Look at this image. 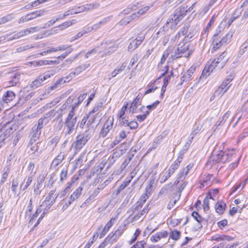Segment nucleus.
I'll return each mask as SVG.
<instances>
[{"instance_id":"nucleus-15","label":"nucleus","mask_w":248,"mask_h":248,"mask_svg":"<svg viewBox=\"0 0 248 248\" xmlns=\"http://www.w3.org/2000/svg\"><path fill=\"white\" fill-rule=\"evenodd\" d=\"M142 97L143 95L140 94H139L137 96V97L135 98L131 104L129 108L130 112H132V113H134L136 112V110L138 107V104L139 103L140 100L142 99Z\"/></svg>"},{"instance_id":"nucleus-56","label":"nucleus","mask_w":248,"mask_h":248,"mask_svg":"<svg viewBox=\"0 0 248 248\" xmlns=\"http://www.w3.org/2000/svg\"><path fill=\"white\" fill-rule=\"evenodd\" d=\"M227 54V53L226 51H224L222 53H221L219 55V57L217 59L216 62H220L222 61H227V59H224V58L226 57Z\"/></svg>"},{"instance_id":"nucleus-64","label":"nucleus","mask_w":248,"mask_h":248,"mask_svg":"<svg viewBox=\"0 0 248 248\" xmlns=\"http://www.w3.org/2000/svg\"><path fill=\"white\" fill-rule=\"evenodd\" d=\"M120 155L121 154L118 152H114L112 154V155L110 156V161L112 162V163L114 162L115 161V159L119 157L120 156Z\"/></svg>"},{"instance_id":"nucleus-27","label":"nucleus","mask_w":248,"mask_h":248,"mask_svg":"<svg viewBox=\"0 0 248 248\" xmlns=\"http://www.w3.org/2000/svg\"><path fill=\"white\" fill-rule=\"evenodd\" d=\"M107 161L105 160H103L101 162L96 168H94L93 170V172L91 173L93 175L94 173H96L97 174L100 173L102 171L103 169L105 168Z\"/></svg>"},{"instance_id":"nucleus-62","label":"nucleus","mask_w":248,"mask_h":248,"mask_svg":"<svg viewBox=\"0 0 248 248\" xmlns=\"http://www.w3.org/2000/svg\"><path fill=\"white\" fill-rule=\"evenodd\" d=\"M129 122L127 120L125 119L124 116L122 118H119V123L122 125L127 126L129 124Z\"/></svg>"},{"instance_id":"nucleus-19","label":"nucleus","mask_w":248,"mask_h":248,"mask_svg":"<svg viewBox=\"0 0 248 248\" xmlns=\"http://www.w3.org/2000/svg\"><path fill=\"white\" fill-rule=\"evenodd\" d=\"M233 78V76L230 74L227 76L226 79L222 82L221 84L219 86L220 87H222L223 89H226L225 91H227L230 87V82L232 81Z\"/></svg>"},{"instance_id":"nucleus-40","label":"nucleus","mask_w":248,"mask_h":248,"mask_svg":"<svg viewBox=\"0 0 248 248\" xmlns=\"http://www.w3.org/2000/svg\"><path fill=\"white\" fill-rule=\"evenodd\" d=\"M126 225L123 224L120 225L118 229L115 232V233L116 234V235L117 236L120 237L121 235L123 233L124 231L125 230Z\"/></svg>"},{"instance_id":"nucleus-63","label":"nucleus","mask_w":248,"mask_h":248,"mask_svg":"<svg viewBox=\"0 0 248 248\" xmlns=\"http://www.w3.org/2000/svg\"><path fill=\"white\" fill-rule=\"evenodd\" d=\"M169 54L170 50L169 49H166L165 51H164L161 58V62H164L168 57Z\"/></svg>"},{"instance_id":"nucleus-44","label":"nucleus","mask_w":248,"mask_h":248,"mask_svg":"<svg viewBox=\"0 0 248 248\" xmlns=\"http://www.w3.org/2000/svg\"><path fill=\"white\" fill-rule=\"evenodd\" d=\"M98 4H94V3H89L87 4L84 6L83 8L82 9L83 11H87L93 10L98 6Z\"/></svg>"},{"instance_id":"nucleus-42","label":"nucleus","mask_w":248,"mask_h":248,"mask_svg":"<svg viewBox=\"0 0 248 248\" xmlns=\"http://www.w3.org/2000/svg\"><path fill=\"white\" fill-rule=\"evenodd\" d=\"M153 181H150L145 189V194H147L148 196H150L152 193V187L153 185Z\"/></svg>"},{"instance_id":"nucleus-3","label":"nucleus","mask_w":248,"mask_h":248,"mask_svg":"<svg viewBox=\"0 0 248 248\" xmlns=\"http://www.w3.org/2000/svg\"><path fill=\"white\" fill-rule=\"evenodd\" d=\"M94 122V119L90 120L87 123V128L84 132L78 135L76 140L73 142L72 146H74L77 151L80 150L87 143L89 140L93 136L95 128L92 126Z\"/></svg>"},{"instance_id":"nucleus-51","label":"nucleus","mask_w":248,"mask_h":248,"mask_svg":"<svg viewBox=\"0 0 248 248\" xmlns=\"http://www.w3.org/2000/svg\"><path fill=\"white\" fill-rule=\"evenodd\" d=\"M35 167V164L33 162H30L28 166V170L30 171V174L32 176H34L36 173L35 171H34Z\"/></svg>"},{"instance_id":"nucleus-12","label":"nucleus","mask_w":248,"mask_h":248,"mask_svg":"<svg viewBox=\"0 0 248 248\" xmlns=\"http://www.w3.org/2000/svg\"><path fill=\"white\" fill-rule=\"evenodd\" d=\"M217 63H211L210 64H206L202 71L200 78H206L209 76L210 73L215 69V67L217 66Z\"/></svg>"},{"instance_id":"nucleus-23","label":"nucleus","mask_w":248,"mask_h":248,"mask_svg":"<svg viewBox=\"0 0 248 248\" xmlns=\"http://www.w3.org/2000/svg\"><path fill=\"white\" fill-rule=\"evenodd\" d=\"M74 100V98L72 97V96H70L69 97L65 103L64 104H63L59 108V110L61 111V112H62L63 111L67 109H69V110L70 109V108H71V106H70V105L73 103V101Z\"/></svg>"},{"instance_id":"nucleus-18","label":"nucleus","mask_w":248,"mask_h":248,"mask_svg":"<svg viewBox=\"0 0 248 248\" xmlns=\"http://www.w3.org/2000/svg\"><path fill=\"white\" fill-rule=\"evenodd\" d=\"M100 192V189L99 188H96L94 190L93 192L90 195V196L86 200L85 202L83 203L82 205L89 204L91 203L95 198L98 195Z\"/></svg>"},{"instance_id":"nucleus-30","label":"nucleus","mask_w":248,"mask_h":248,"mask_svg":"<svg viewBox=\"0 0 248 248\" xmlns=\"http://www.w3.org/2000/svg\"><path fill=\"white\" fill-rule=\"evenodd\" d=\"M149 9V6H145L141 9H140L137 13H134L131 17L132 19L135 18L136 17H139L140 16H141L144 14L146 12H147Z\"/></svg>"},{"instance_id":"nucleus-7","label":"nucleus","mask_w":248,"mask_h":248,"mask_svg":"<svg viewBox=\"0 0 248 248\" xmlns=\"http://www.w3.org/2000/svg\"><path fill=\"white\" fill-rule=\"evenodd\" d=\"M188 12L186 7L180 6L174 12L173 17L174 22L177 24L178 22L181 21L184 17L186 15Z\"/></svg>"},{"instance_id":"nucleus-35","label":"nucleus","mask_w":248,"mask_h":248,"mask_svg":"<svg viewBox=\"0 0 248 248\" xmlns=\"http://www.w3.org/2000/svg\"><path fill=\"white\" fill-rule=\"evenodd\" d=\"M226 89H223L222 87H218V88L216 90L214 93V97L219 96L222 97V95L227 92L225 91Z\"/></svg>"},{"instance_id":"nucleus-9","label":"nucleus","mask_w":248,"mask_h":248,"mask_svg":"<svg viewBox=\"0 0 248 248\" xmlns=\"http://www.w3.org/2000/svg\"><path fill=\"white\" fill-rule=\"evenodd\" d=\"M223 157V151H220L218 154H216L215 152L212 154V156L209 158L207 162L206 165L212 166L214 162L219 163L222 162V158Z\"/></svg>"},{"instance_id":"nucleus-11","label":"nucleus","mask_w":248,"mask_h":248,"mask_svg":"<svg viewBox=\"0 0 248 248\" xmlns=\"http://www.w3.org/2000/svg\"><path fill=\"white\" fill-rule=\"evenodd\" d=\"M83 190V186H80L78 187L71 195L68 202L66 204L67 207L71 204V203L78 199L81 195Z\"/></svg>"},{"instance_id":"nucleus-2","label":"nucleus","mask_w":248,"mask_h":248,"mask_svg":"<svg viewBox=\"0 0 248 248\" xmlns=\"http://www.w3.org/2000/svg\"><path fill=\"white\" fill-rule=\"evenodd\" d=\"M81 104L78 100L71 106L70 109L69 110L68 115L64 122V127L63 128V133L66 136L71 134L75 130V126L77 123L78 115L77 114V111L78 106Z\"/></svg>"},{"instance_id":"nucleus-5","label":"nucleus","mask_w":248,"mask_h":248,"mask_svg":"<svg viewBox=\"0 0 248 248\" xmlns=\"http://www.w3.org/2000/svg\"><path fill=\"white\" fill-rule=\"evenodd\" d=\"M58 71V70H57V71L52 70L39 75L30 84V87L33 89H35L40 87L43 84L44 82L53 76L54 74Z\"/></svg>"},{"instance_id":"nucleus-16","label":"nucleus","mask_w":248,"mask_h":248,"mask_svg":"<svg viewBox=\"0 0 248 248\" xmlns=\"http://www.w3.org/2000/svg\"><path fill=\"white\" fill-rule=\"evenodd\" d=\"M191 168L192 166L190 164H189L185 168L182 170L177 176L178 179H179V180L183 181L189 173V170Z\"/></svg>"},{"instance_id":"nucleus-46","label":"nucleus","mask_w":248,"mask_h":248,"mask_svg":"<svg viewBox=\"0 0 248 248\" xmlns=\"http://www.w3.org/2000/svg\"><path fill=\"white\" fill-rule=\"evenodd\" d=\"M55 190H51L48 195L46 197L44 202H43L42 204L40 205V207L43 205L44 202H50L52 200L51 198L53 197Z\"/></svg>"},{"instance_id":"nucleus-60","label":"nucleus","mask_w":248,"mask_h":248,"mask_svg":"<svg viewBox=\"0 0 248 248\" xmlns=\"http://www.w3.org/2000/svg\"><path fill=\"white\" fill-rule=\"evenodd\" d=\"M146 244V242L144 241H139L136 243L131 248H144V245Z\"/></svg>"},{"instance_id":"nucleus-50","label":"nucleus","mask_w":248,"mask_h":248,"mask_svg":"<svg viewBox=\"0 0 248 248\" xmlns=\"http://www.w3.org/2000/svg\"><path fill=\"white\" fill-rule=\"evenodd\" d=\"M91 117H89V115H86V116H84L81 121L78 123L79 126L80 128H83L84 125L87 122L88 119L90 120V119L91 118Z\"/></svg>"},{"instance_id":"nucleus-20","label":"nucleus","mask_w":248,"mask_h":248,"mask_svg":"<svg viewBox=\"0 0 248 248\" xmlns=\"http://www.w3.org/2000/svg\"><path fill=\"white\" fill-rule=\"evenodd\" d=\"M102 103L100 102L98 103L93 108V110L89 113V117L91 118L90 119L91 121H92L93 118L95 119V116L97 114V112L100 111V109L102 108Z\"/></svg>"},{"instance_id":"nucleus-37","label":"nucleus","mask_w":248,"mask_h":248,"mask_svg":"<svg viewBox=\"0 0 248 248\" xmlns=\"http://www.w3.org/2000/svg\"><path fill=\"white\" fill-rule=\"evenodd\" d=\"M48 123V120H45L42 117H41L38 121V124H36L37 128L41 130Z\"/></svg>"},{"instance_id":"nucleus-59","label":"nucleus","mask_w":248,"mask_h":248,"mask_svg":"<svg viewBox=\"0 0 248 248\" xmlns=\"http://www.w3.org/2000/svg\"><path fill=\"white\" fill-rule=\"evenodd\" d=\"M173 174L169 170H168V173L166 175H163L160 180L161 183H164L169 178H170L171 175Z\"/></svg>"},{"instance_id":"nucleus-39","label":"nucleus","mask_w":248,"mask_h":248,"mask_svg":"<svg viewBox=\"0 0 248 248\" xmlns=\"http://www.w3.org/2000/svg\"><path fill=\"white\" fill-rule=\"evenodd\" d=\"M180 235V232L177 230H174L171 232V233L170 235V237L174 240H178L179 239Z\"/></svg>"},{"instance_id":"nucleus-29","label":"nucleus","mask_w":248,"mask_h":248,"mask_svg":"<svg viewBox=\"0 0 248 248\" xmlns=\"http://www.w3.org/2000/svg\"><path fill=\"white\" fill-rule=\"evenodd\" d=\"M200 131H201V128L199 126H198V125H194V126L193 127V128L192 129V131L190 135L189 138V141L190 142H192L195 136L197 134L200 133Z\"/></svg>"},{"instance_id":"nucleus-8","label":"nucleus","mask_w":248,"mask_h":248,"mask_svg":"<svg viewBox=\"0 0 248 248\" xmlns=\"http://www.w3.org/2000/svg\"><path fill=\"white\" fill-rule=\"evenodd\" d=\"M113 125V118L109 117L104 124L100 133V137L105 138L109 131L112 129Z\"/></svg>"},{"instance_id":"nucleus-1","label":"nucleus","mask_w":248,"mask_h":248,"mask_svg":"<svg viewBox=\"0 0 248 248\" xmlns=\"http://www.w3.org/2000/svg\"><path fill=\"white\" fill-rule=\"evenodd\" d=\"M147 194H142L139 200L136 202L127 211L130 213L128 218L131 219V222H133L140 220L143 216L145 217L146 214L150 209L149 204L146 205L143 209L141 208L147 200L149 198Z\"/></svg>"},{"instance_id":"nucleus-14","label":"nucleus","mask_w":248,"mask_h":248,"mask_svg":"<svg viewBox=\"0 0 248 248\" xmlns=\"http://www.w3.org/2000/svg\"><path fill=\"white\" fill-rule=\"evenodd\" d=\"M30 145L31 147L29 152L30 155L32 156V158L35 159L37 157H38L40 155L41 151H38V146L35 144V142L33 143L32 145L31 144H30Z\"/></svg>"},{"instance_id":"nucleus-58","label":"nucleus","mask_w":248,"mask_h":248,"mask_svg":"<svg viewBox=\"0 0 248 248\" xmlns=\"http://www.w3.org/2000/svg\"><path fill=\"white\" fill-rule=\"evenodd\" d=\"M67 175V170L66 169H63L62 170L61 173L60 174V180L61 181H63L64 180L66 179Z\"/></svg>"},{"instance_id":"nucleus-54","label":"nucleus","mask_w":248,"mask_h":248,"mask_svg":"<svg viewBox=\"0 0 248 248\" xmlns=\"http://www.w3.org/2000/svg\"><path fill=\"white\" fill-rule=\"evenodd\" d=\"M209 198L206 196L203 201V207L204 211L208 210L209 209Z\"/></svg>"},{"instance_id":"nucleus-6","label":"nucleus","mask_w":248,"mask_h":248,"mask_svg":"<svg viewBox=\"0 0 248 248\" xmlns=\"http://www.w3.org/2000/svg\"><path fill=\"white\" fill-rule=\"evenodd\" d=\"M45 13V10L44 9L36 10L30 12L22 16L19 19V23H21L27 22L29 20H31L37 17L41 16L44 15Z\"/></svg>"},{"instance_id":"nucleus-38","label":"nucleus","mask_w":248,"mask_h":248,"mask_svg":"<svg viewBox=\"0 0 248 248\" xmlns=\"http://www.w3.org/2000/svg\"><path fill=\"white\" fill-rule=\"evenodd\" d=\"M116 234L114 232V233H110L108 234V235L106 238L108 241H111V244H113L114 242H116L119 236L116 235Z\"/></svg>"},{"instance_id":"nucleus-24","label":"nucleus","mask_w":248,"mask_h":248,"mask_svg":"<svg viewBox=\"0 0 248 248\" xmlns=\"http://www.w3.org/2000/svg\"><path fill=\"white\" fill-rule=\"evenodd\" d=\"M226 205L223 201H218L215 205V209L217 213L219 214L223 213Z\"/></svg>"},{"instance_id":"nucleus-52","label":"nucleus","mask_w":248,"mask_h":248,"mask_svg":"<svg viewBox=\"0 0 248 248\" xmlns=\"http://www.w3.org/2000/svg\"><path fill=\"white\" fill-rule=\"evenodd\" d=\"M58 196H57L55 198L53 199L50 202H45L46 203V207L44 210L48 212V210L50 209V207L56 201V199Z\"/></svg>"},{"instance_id":"nucleus-55","label":"nucleus","mask_w":248,"mask_h":248,"mask_svg":"<svg viewBox=\"0 0 248 248\" xmlns=\"http://www.w3.org/2000/svg\"><path fill=\"white\" fill-rule=\"evenodd\" d=\"M149 113V111L146 110L144 114L137 116V118L139 122H142L146 118L147 115H148Z\"/></svg>"},{"instance_id":"nucleus-10","label":"nucleus","mask_w":248,"mask_h":248,"mask_svg":"<svg viewBox=\"0 0 248 248\" xmlns=\"http://www.w3.org/2000/svg\"><path fill=\"white\" fill-rule=\"evenodd\" d=\"M41 134V130L37 128L36 124H35L31 129V131L30 133L31 140L29 144L31 145L35 143L39 139Z\"/></svg>"},{"instance_id":"nucleus-33","label":"nucleus","mask_w":248,"mask_h":248,"mask_svg":"<svg viewBox=\"0 0 248 248\" xmlns=\"http://www.w3.org/2000/svg\"><path fill=\"white\" fill-rule=\"evenodd\" d=\"M89 64H88V65H86V64H82V65L78 66L75 70L74 73H70V76L71 77H72L71 75H74L76 74L78 75L80 72H81L82 71L85 70L86 69V68H87L89 66Z\"/></svg>"},{"instance_id":"nucleus-47","label":"nucleus","mask_w":248,"mask_h":248,"mask_svg":"<svg viewBox=\"0 0 248 248\" xmlns=\"http://www.w3.org/2000/svg\"><path fill=\"white\" fill-rule=\"evenodd\" d=\"M232 151H223V157L222 158V163L228 162V156L232 155Z\"/></svg>"},{"instance_id":"nucleus-31","label":"nucleus","mask_w":248,"mask_h":248,"mask_svg":"<svg viewBox=\"0 0 248 248\" xmlns=\"http://www.w3.org/2000/svg\"><path fill=\"white\" fill-rule=\"evenodd\" d=\"M141 44V40L139 41L136 40L135 39L133 40L129 44L128 49L129 51H132L135 49Z\"/></svg>"},{"instance_id":"nucleus-36","label":"nucleus","mask_w":248,"mask_h":248,"mask_svg":"<svg viewBox=\"0 0 248 248\" xmlns=\"http://www.w3.org/2000/svg\"><path fill=\"white\" fill-rule=\"evenodd\" d=\"M226 89H223L222 87H218V88L216 90L214 93V97L219 96L222 97V95L227 92L225 91Z\"/></svg>"},{"instance_id":"nucleus-22","label":"nucleus","mask_w":248,"mask_h":248,"mask_svg":"<svg viewBox=\"0 0 248 248\" xmlns=\"http://www.w3.org/2000/svg\"><path fill=\"white\" fill-rule=\"evenodd\" d=\"M182 159L183 156L179 155L178 158L171 164L169 170L173 173L175 170L178 169Z\"/></svg>"},{"instance_id":"nucleus-4","label":"nucleus","mask_w":248,"mask_h":248,"mask_svg":"<svg viewBox=\"0 0 248 248\" xmlns=\"http://www.w3.org/2000/svg\"><path fill=\"white\" fill-rule=\"evenodd\" d=\"M220 33V31L217 32L212 37V53L220 49L224 45H226L229 42L228 35L226 34L225 36L221 37L219 36Z\"/></svg>"},{"instance_id":"nucleus-13","label":"nucleus","mask_w":248,"mask_h":248,"mask_svg":"<svg viewBox=\"0 0 248 248\" xmlns=\"http://www.w3.org/2000/svg\"><path fill=\"white\" fill-rule=\"evenodd\" d=\"M21 74L18 72H16L13 74L11 76V79L9 80V86H16L20 79Z\"/></svg>"},{"instance_id":"nucleus-49","label":"nucleus","mask_w":248,"mask_h":248,"mask_svg":"<svg viewBox=\"0 0 248 248\" xmlns=\"http://www.w3.org/2000/svg\"><path fill=\"white\" fill-rule=\"evenodd\" d=\"M192 216L199 223L202 222L203 220V218L197 212H193L192 213Z\"/></svg>"},{"instance_id":"nucleus-25","label":"nucleus","mask_w":248,"mask_h":248,"mask_svg":"<svg viewBox=\"0 0 248 248\" xmlns=\"http://www.w3.org/2000/svg\"><path fill=\"white\" fill-rule=\"evenodd\" d=\"M232 238L228 235H221L219 234H217L212 237V240L216 241L217 242L224 240L230 241H232Z\"/></svg>"},{"instance_id":"nucleus-53","label":"nucleus","mask_w":248,"mask_h":248,"mask_svg":"<svg viewBox=\"0 0 248 248\" xmlns=\"http://www.w3.org/2000/svg\"><path fill=\"white\" fill-rule=\"evenodd\" d=\"M213 177L212 174H208L206 178H204L203 183H206L207 186L211 185L212 184V181H211V178Z\"/></svg>"},{"instance_id":"nucleus-43","label":"nucleus","mask_w":248,"mask_h":248,"mask_svg":"<svg viewBox=\"0 0 248 248\" xmlns=\"http://www.w3.org/2000/svg\"><path fill=\"white\" fill-rule=\"evenodd\" d=\"M132 179H133V176L131 177L130 179L126 178L125 181H124L120 186L119 187V191H122L124 190L130 183Z\"/></svg>"},{"instance_id":"nucleus-28","label":"nucleus","mask_w":248,"mask_h":248,"mask_svg":"<svg viewBox=\"0 0 248 248\" xmlns=\"http://www.w3.org/2000/svg\"><path fill=\"white\" fill-rule=\"evenodd\" d=\"M36 27H31L20 31L18 33L20 37L27 35L30 33L34 32L36 30Z\"/></svg>"},{"instance_id":"nucleus-32","label":"nucleus","mask_w":248,"mask_h":248,"mask_svg":"<svg viewBox=\"0 0 248 248\" xmlns=\"http://www.w3.org/2000/svg\"><path fill=\"white\" fill-rule=\"evenodd\" d=\"M134 155V154H129L128 155L127 158L124 160V161L122 163V164L121 165L120 169L121 170H124L126 168V167L131 161Z\"/></svg>"},{"instance_id":"nucleus-61","label":"nucleus","mask_w":248,"mask_h":248,"mask_svg":"<svg viewBox=\"0 0 248 248\" xmlns=\"http://www.w3.org/2000/svg\"><path fill=\"white\" fill-rule=\"evenodd\" d=\"M139 126L138 123L136 121H131L129 123L127 126H129L131 129H135L138 128Z\"/></svg>"},{"instance_id":"nucleus-34","label":"nucleus","mask_w":248,"mask_h":248,"mask_svg":"<svg viewBox=\"0 0 248 248\" xmlns=\"http://www.w3.org/2000/svg\"><path fill=\"white\" fill-rule=\"evenodd\" d=\"M63 159L64 155L60 154L53 160L52 164L56 167L62 162Z\"/></svg>"},{"instance_id":"nucleus-21","label":"nucleus","mask_w":248,"mask_h":248,"mask_svg":"<svg viewBox=\"0 0 248 248\" xmlns=\"http://www.w3.org/2000/svg\"><path fill=\"white\" fill-rule=\"evenodd\" d=\"M15 98V94L12 91H7L3 96L2 99L4 103H8Z\"/></svg>"},{"instance_id":"nucleus-45","label":"nucleus","mask_w":248,"mask_h":248,"mask_svg":"<svg viewBox=\"0 0 248 248\" xmlns=\"http://www.w3.org/2000/svg\"><path fill=\"white\" fill-rule=\"evenodd\" d=\"M41 211H42V209H41V208L40 207L36 209V212L33 214L31 218L30 219L29 223L32 224L34 222V221H35V219H36V218H37L38 217L39 214L41 212Z\"/></svg>"},{"instance_id":"nucleus-17","label":"nucleus","mask_w":248,"mask_h":248,"mask_svg":"<svg viewBox=\"0 0 248 248\" xmlns=\"http://www.w3.org/2000/svg\"><path fill=\"white\" fill-rule=\"evenodd\" d=\"M11 167L10 165H7L3 168V172L1 175V179L0 181V185H2L6 181L10 172Z\"/></svg>"},{"instance_id":"nucleus-41","label":"nucleus","mask_w":248,"mask_h":248,"mask_svg":"<svg viewBox=\"0 0 248 248\" xmlns=\"http://www.w3.org/2000/svg\"><path fill=\"white\" fill-rule=\"evenodd\" d=\"M195 70V67H193V66H191V67L184 74V76L185 78H186L189 80L192 75L193 74Z\"/></svg>"},{"instance_id":"nucleus-57","label":"nucleus","mask_w":248,"mask_h":248,"mask_svg":"<svg viewBox=\"0 0 248 248\" xmlns=\"http://www.w3.org/2000/svg\"><path fill=\"white\" fill-rule=\"evenodd\" d=\"M159 103L160 102L159 101H156L152 104L147 106L146 108L148 109V110H149V112H150V111L156 108V107L159 104Z\"/></svg>"},{"instance_id":"nucleus-48","label":"nucleus","mask_w":248,"mask_h":248,"mask_svg":"<svg viewBox=\"0 0 248 248\" xmlns=\"http://www.w3.org/2000/svg\"><path fill=\"white\" fill-rule=\"evenodd\" d=\"M111 224L110 223H107L106 225H105L103 230L102 231L100 235V238H101L103 237L107 233V232L109 231V229L111 228Z\"/></svg>"},{"instance_id":"nucleus-26","label":"nucleus","mask_w":248,"mask_h":248,"mask_svg":"<svg viewBox=\"0 0 248 248\" xmlns=\"http://www.w3.org/2000/svg\"><path fill=\"white\" fill-rule=\"evenodd\" d=\"M188 50V45L184 44L183 46L181 47V48L178 47L177 48V51L180 53L182 54L179 57H188L192 53L191 51H188L187 55H185L184 53Z\"/></svg>"}]
</instances>
